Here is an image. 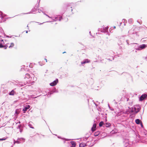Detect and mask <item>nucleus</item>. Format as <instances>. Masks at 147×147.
<instances>
[{
    "mask_svg": "<svg viewBox=\"0 0 147 147\" xmlns=\"http://www.w3.org/2000/svg\"><path fill=\"white\" fill-rule=\"evenodd\" d=\"M104 125H105V124L104 123V122L103 121H101L99 123V125L100 127H101Z\"/></svg>",
    "mask_w": 147,
    "mask_h": 147,
    "instance_id": "4be33fe9",
    "label": "nucleus"
},
{
    "mask_svg": "<svg viewBox=\"0 0 147 147\" xmlns=\"http://www.w3.org/2000/svg\"><path fill=\"white\" fill-rule=\"evenodd\" d=\"M129 103L130 105H131V104H132V102H129Z\"/></svg>",
    "mask_w": 147,
    "mask_h": 147,
    "instance_id": "09e8293b",
    "label": "nucleus"
},
{
    "mask_svg": "<svg viewBox=\"0 0 147 147\" xmlns=\"http://www.w3.org/2000/svg\"><path fill=\"white\" fill-rule=\"evenodd\" d=\"M105 59H107V60H109V61H112V60H111L110 59H107L106 58Z\"/></svg>",
    "mask_w": 147,
    "mask_h": 147,
    "instance_id": "a19ab883",
    "label": "nucleus"
},
{
    "mask_svg": "<svg viewBox=\"0 0 147 147\" xmlns=\"http://www.w3.org/2000/svg\"><path fill=\"white\" fill-rule=\"evenodd\" d=\"M24 140L25 139L23 138H20L18 139L16 141H15V140H14V144H15V143L19 144L21 143L22 141L23 142H24Z\"/></svg>",
    "mask_w": 147,
    "mask_h": 147,
    "instance_id": "423d86ee",
    "label": "nucleus"
},
{
    "mask_svg": "<svg viewBox=\"0 0 147 147\" xmlns=\"http://www.w3.org/2000/svg\"><path fill=\"white\" fill-rule=\"evenodd\" d=\"M13 147V146H11V147Z\"/></svg>",
    "mask_w": 147,
    "mask_h": 147,
    "instance_id": "69168bd1",
    "label": "nucleus"
},
{
    "mask_svg": "<svg viewBox=\"0 0 147 147\" xmlns=\"http://www.w3.org/2000/svg\"><path fill=\"white\" fill-rule=\"evenodd\" d=\"M141 122V121L139 119H136L135 120L136 123L138 124H140Z\"/></svg>",
    "mask_w": 147,
    "mask_h": 147,
    "instance_id": "6ab92c4d",
    "label": "nucleus"
},
{
    "mask_svg": "<svg viewBox=\"0 0 147 147\" xmlns=\"http://www.w3.org/2000/svg\"><path fill=\"white\" fill-rule=\"evenodd\" d=\"M71 146V147H75L76 146V142L74 141H71L70 142Z\"/></svg>",
    "mask_w": 147,
    "mask_h": 147,
    "instance_id": "dca6fc26",
    "label": "nucleus"
},
{
    "mask_svg": "<svg viewBox=\"0 0 147 147\" xmlns=\"http://www.w3.org/2000/svg\"><path fill=\"white\" fill-rule=\"evenodd\" d=\"M7 47L8 46L6 45H3L2 43H0V48H4L5 49H6Z\"/></svg>",
    "mask_w": 147,
    "mask_h": 147,
    "instance_id": "2eb2a0df",
    "label": "nucleus"
},
{
    "mask_svg": "<svg viewBox=\"0 0 147 147\" xmlns=\"http://www.w3.org/2000/svg\"><path fill=\"white\" fill-rule=\"evenodd\" d=\"M14 44L13 42H11L10 43V45L9 47V48H12L14 46Z\"/></svg>",
    "mask_w": 147,
    "mask_h": 147,
    "instance_id": "a878e982",
    "label": "nucleus"
},
{
    "mask_svg": "<svg viewBox=\"0 0 147 147\" xmlns=\"http://www.w3.org/2000/svg\"><path fill=\"white\" fill-rule=\"evenodd\" d=\"M145 136H146V134H145Z\"/></svg>",
    "mask_w": 147,
    "mask_h": 147,
    "instance_id": "680f3d73",
    "label": "nucleus"
},
{
    "mask_svg": "<svg viewBox=\"0 0 147 147\" xmlns=\"http://www.w3.org/2000/svg\"><path fill=\"white\" fill-rule=\"evenodd\" d=\"M137 22L139 23L140 24H142V21L141 20L139 21V20H137Z\"/></svg>",
    "mask_w": 147,
    "mask_h": 147,
    "instance_id": "c85d7f7f",
    "label": "nucleus"
},
{
    "mask_svg": "<svg viewBox=\"0 0 147 147\" xmlns=\"http://www.w3.org/2000/svg\"><path fill=\"white\" fill-rule=\"evenodd\" d=\"M89 33H90V35H91V32H90H90H89Z\"/></svg>",
    "mask_w": 147,
    "mask_h": 147,
    "instance_id": "603ef678",
    "label": "nucleus"
},
{
    "mask_svg": "<svg viewBox=\"0 0 147 147\" xmlns=\"http://www.w3.org/2000/svg\"><path fill=\"white\" fill-rule=\"evenodd\" d=\"M90 62V60L88 59H84L83 61L81 62V64L83 65V64L86 63H89Z\"/></svg>",
    "mask_w": 147,
    "mask_h": 147,
    "instance_id": "9d476101",
    "label": "nucleus"
},
{
    "mask_svg": "<svg viewBox=\"0 0 147 147\" xmlns=\"http://www.w3.org/2000/svg\"><path fill=\"white\" fill-rule=\"evenodd\" d=\"M30 107V105H26V107L23 109V111L24 113H25L27 110Z\"/></svg>",
    "mask_w": 147,
    "mask_h": 147,
    "instance_id": "9b49d317",
    "label": "nucleus"
},
{
    "mask_svg": "<svg viewBox=\"0 0 147 147\" xmlns=\"http://www.w3.org/2000/svg\"><path fill=\"white\" fill-rule=\"evenodd\" d=\"M147 47V45L143 44L140 45L137 48H136V50L137 51H140L141 50Z\"/></svg>",
    "mask_w": 147,
    "mask_h": 147,
    "instance_id": "7ed1b4c3",
    "label": "nucleus"
},
{
    "mask_svg": "<svg viewBox=\"0 0 147 147\" xmlns=\"http://www.w3.org/2000/svg\"><path fill=\"white\" fill-rule=\"evenodd\" d=\"M112 58L113 60H114V57H112Z\"/></svg>",
    "mask_w": 147,
    "mask_h": 147,
    "instance_id": "6e6d98bb",
    "label": "nucleus"
},
{
    "mask_svg": "<svg viewBox=\"0 0 147 147\" xmlns=\"http://www.w3.org/2000/svg\"><path fill=\"white\" fill-rule=\"evenodd\" d=\"M6 37H7V38H11L12 37V36H8V35H6Z\"/></svg>",
    "mask_w": 147,
    "mask_h": 147,
    "instance_id": "58836bf2",
    "label": "nucleus"
},
{
    "mask_svg": "<svg viewBox=\"0 0 147 147\" xmlns=\"http://www.w3.org/2000/svg\"><path fill=\"white\" fill-rule=\"evenodd\" d=\"M19 123H20V121H19Z\"/></svg>",
    "mask_w": 147,
    "mask_h": 147,
    "instance_id": "338daca9",
    "label": "nucleus"
},
{
    "mask_svg": "<svg viewBox=\"0 0 147 147\" xmlns=\"http://www.w3.org/2000/svg\"><path fill=\"white\" fill-rule=\"evenodd\" d=\"M6 15L4 13H3L2 12L0 11V17L1 19L3 18L6 16Z\"/></svg>",
    "mask_w": 147,
    "mask_h": 147,
    "instance_id": "4468645a",
    "label": "nucleus"
},
{
    "mask_svg": "<svg viewBox=\"0 0 147 147\" xmlns=\"http://www.w3.org/2000/svg\"><path fill=\"white\" fill-rule=\"evenodd\" d=\"M58 92V90H56L55 88H53L52 90L50 91L48 93V95H49V94H50V95L51 94H52L53 93H57Z\"/></svg>",
    "mask_w": 147,
    "mask_h": 147,
    "instance_id": "1a4fd4ad",
    "label": "nucleus"
},
{
    "mask_svg": "<svg viewBox=\"0 0 147 147\" xmlns=\"http://www.w3.org/2000/svg\"><path fill=\"white\" fill-rule=\"evenodd\" d=\"M113 28H116V27H115V26H114Z\"/></svg>",
    "mask_w": 147,
    "mask_h": 147,
    "instance_id": "4d7b16f0",
    "label": "nucleus"
},
{
    "mask_svg": "<svg viewBox=\"0 0 147 147\" xmlns=\"http://www.w3.org/2000/svg\"><path fill=\"white\" fill-rule=\"evenodd\" d=\"M66 52H63V53H65Z\"/></svg>",
    "mask_w": 147,
    "mask_h": 147,
    "instance_id": "052dcab7",
    "label": "nucleus"
},
{
    "mask_svg": "<svg viewBox=\"0 0 147 147\" xmlns=\"http://www.w3.org/2000/svg\"><path fill=\"white\" fill-rule=\"evenodd\" d=\"M94 103L95 104V105H96V107H97V106H98V105H97V104H96L94 102Z\"/></svg>",
    "mask_w": 147,
    "mask_h": 147,
    "instance_id": "de8ad7c7",
    "label": "nucleus"
},
{
    "mask_svg": "<svg viewBox=\"0 0 147 147\" xmlns=\"http://www.w3.org/2000/svg\"><path fill=\"white\" fill-rule=\"evenodd\" d=\"M134 108L135 113H137L139 112L140 109V107L139 105H135Z\"/></svg>",
    "mask_w": 147,
    "mask_h": 147,
    "instance_id": "39448f33",
    "label": "nucleus"
},
{
    "mask_svg": "<svg viewBox=\"0 0 147 147\" xmlns=\"http://www.w3.org/2000/svg\"><path fill=\"white\" fill-rule=\"evenodd\" d=\"M64 143H65V141H64Z\"/></svg>",
    "mask_w": 147,
    "mask_h": 147,
    "instance_id": "e2e57ef3",
    "label": "nucleus"
},
{
    "mask_svg": "<svg viewBox=\"0 0 147 147\" xmlns=\"http://www.w3.org/2000/svg\"><path fill=\"white\" fill-rule=\"evenodd\" d=\"M41 11L42 12V13H43V14L44 15H45L46 16H47L49 18H51L52 19V17H50L49 16H48V15L46 14L45 13H44L43 11H42V10H31L29 12L26 13H24V14H28L31 13H37L38 12V13H40Z\"/></svg>",
    "mask_w": 147,
    "mask_h": 147,
    "instance_id": "f03ea898",
    "label": "nucleus"
},
{
    "mask_svg": "<svg viewBox=\"0 0 147 147\" xmlns=\"http://www.w3.org/2000/svg\"><path fill=\"white\" fill-rule=\"evenodd\" d=\"M51 22V21H47V22Z\"/></svg>",
    "mask_w": 147,
    "mask_h": 147,
    "instance_id": "bf43d9fd",
    "label": "nucleus"
},
{
    "mask_svg": "<svg viewBox=\"0 0 147 147\" xmlns=\"http://www.w3.org/2000/svg\"><path fill=\"white\" fill-rule=\"evenodd\" d=\"M45 60L47 62V59H46L45 58Z\"/></svg>",
    "mask_w": 147,
    "mask_h": 147,
    "instance_id": "49530a36",
    "label": "nucleus"
},
{
    "mask_svg": "<svg viewBox=\"0 0 147 147\" xmlns=\"http://www.w3.org/2000/svg\"><path fill=\"white\" fill-rule=\"evenodd\" d=\"M22 127V126H21V125H18V126L17 127V128L20 129H21Z\"/></svg>",
    "mask_w": 147,
    "mask_h": 147,
    "instance_id": "2f4dec72",
    "label": "nucleus"
},
{
    "mask_svg": "<svg viewBox=\"0 0 147 147\" xmlns=\"http://www.w3.org/2000/svg\"><path fill=\"white\" fill-rule=\"evenodd\" d=\"M96 124L95 123H94L93 125V126L91 128V131L92 132L94 131L96 129Z\"/></svg>",
    "mask_w": 147,
    "mask_h": 147,
    "instance_id": "ddd939ff",
    "label": "nucleus"
},
{
    "mask_svg": "<svg viewBox=\"0 0 147 147\" xmlns=\"http://www.w3.org/2000/svg\"><path fill=\"white\" fill-rule=\"evenodd\" d=\"M14 94L15 91L13 90H12L9 93V94L10 95H14Z\"/></svg>",
    "mask_w": 147,
    "mask_h": 147,
    "instance_id": "aec40b11",
    "label": "nucleus"
},
{
    "mask_svg": "<svg viewBox=\"0 0 147 147\" xmlns=\"http://www.w3.org/2000/svg\"><path fill=\"white\" fill-rule=\"evenodd\" d=\"M44 121H45V122H46V121L45 120H44Z\"/></svg>",
    "mask_w": 147,
    "mask_h": 147,
    "instance_id": "774afa93",
    "label": "nucleus"
},
{
    "mask_svg": "<svg viewBox=\"0 0 147 147\" xmlns=\"http://www.w3.org/2000/svg\"><path fill=\"white\" fill-rule=\"evenodd\" d=\"M115 103L116 104H117V102H115Z\"/></svg>",
    "mask_w": 147,
    "mask_h": 147,
    "instance_id": "0e129e2a",
    "label": "nucleus"
},
{
    "mask_svg": "<svg viewBox=\"0 0 147 147\" xmlns=\"http://www.w3.org/2000/svg\"><path fill=\"white\" fill-rule=\"evenodd\" d=\"M128 41H129L128 40H126V42L127 43V44L128 45L129 44V43Z\"/></svg>",
    "mask_w": 147,
    "mask_h": 147,
    "instance_id": "c9c22d12",
    "label": "nucleus"
},
{
    "mask_svg": "<svg viewBox=\"0 0 147 147\" xmlns=\"http://www.w3.org/2000/svg\"><path fill=\"white\" fill-rule=\"evenodd\" d=\"M105 120L106 121H107V119H105Z\"/></svg>",
    "mask_w": 147,
    "mask_h": 147,
    "instance_id": "13d9d810",
    "label": "nucleus"
},
{
    "mask_svg": "<svg viewBox=\"0 0 147 147\" xmlns=\"http://www.w3.org/2000/svg\"><path fill=\"white\" fill-rule=\"evenodd\" d=\"M34 96V95H31V97L32 98H37V97H39V96H37L36 97H33V96Z\"/></svg>",
    "mask_w": 147,
    "mask_h": 147,
    "instance_id": "7c9ffc66",
    "label": "nucleus"
},
{
    "mask_svg": "<svg viewBox=\"0 0 147 147\" xmlns=\"http://www.w3.org/2000/svg\"><path fill=\"white\" fill-rule=\"evenodd\" d=\"M58 82V80L56 79L55 80H54L50 84V85L51 86H54L56 85Z\"/></svg>",
    "mask_w": 147,
    "mask_h": 147,
    "instance_id": "0eeeda50",
    "label": "nucleus"
},
{
    "mask_svg": "<svg viewBox=\"0 0 147 147\" xmlns=\"http://www.w3.org/2000/svg\"><path fill=\"white\" fill-rule=\"evenodd\" d=\"M147 97L146 94H144L142 95L140 97H139V100L142 101L145 99Z\"/></svg>",
    "mask_w": 147,
    "mask_h": 147,
    "instance_id": "6e6552de",
    "label": "nucleus"
},
{
    "mask_svg": "<svg viewBox=\"0 0 147 147\" xmlns=\"http://www.w3.org/2000/svg\"><path fill=\"white\" fill-rule=\"evenodd\" d=\"M18 111V110H16V111H15V113L16 114H18L19 113V112H18L17 111Z\"/></svg>",
    "mask_w": 147,
    "mask_h": 147,
    "instance_id": "f704fd0d",
    "label": "nucleus"
},
{
    "mask_svg": "<svg viewBox=\"0 0 147 147\" xmlns=\"http://www.w3.org/2000/svg\"><path fill=\"white\" fill-rule=\"evenodd\" d=\"M111 126V124L109 122H106L105 124V126L107 127H109Z\"/></svg>",
    "mask_w": 147,
    "mask_h": 147,
    "instance_id": "f3484780",
    "label": "nucleus"
},
{
    "mask_svg": "<svg viewBox=\"0 0 147 147\" xmlns=\"http://www.w3.org/2000/svg\"><path fill=\"white\" fill-rule=\"evenodd\" d=\"M124 23V26H125V25H126L125 23Z\"/></svg>",
    "mask_w": 147,
    "mask_h": 147,
    "instance_id": "864d4df0",
    "label": "nucleus"
},
{
    "mask_svg": "<svg viewBox=\"0 0 147 147\" xmlns=\"http://www.w3.org/2000/svg\"><path fill=\"white\" fill-rule=\"evenodd\" d=\"M108 29L107 28H106L105 31V32H107L108 31Z\"/></svg>",
    "mask_w": 147,
    "mask_h": 147,
    "instance_id": "37998d69",
    "label": "nucleus"
},
{
    "mask_svg": "<svg viewBox=\"0 0 147 147\" xmlns=\"http://www.w3.org/2000/svg\"><path fill=\"white\" fill-rule=\"evenodd\" d=\"M86 146V144L84 143H81L80 144V147H84Z\"/></svg>",
    "mask_w": 147,
    "mask_h": 147,
    "instance_id": "a211bd4d",
    "label": "nucleus"
},
{
    "mask_svg": "<svg viewBox=\"0 0 147 147\" xmlns=\"http://www.w3.org/2000/svg\"><path fill=\"white\" fill-rule=\"evenodd\" d=\"M129 100V98H127V101H128Z\"/></svg>",
    "mask_w": 147,
    "mask_h": 147,
    "instance_id": "3c124183",
    "label": "nucleus"
},
{
    "mask_svg": "<svg viewBox=\"0 0 147 147\" xmlns=\"http://www.w3.org/2000/svg\"><path fill=\"white\" fill-rule=\"evenodd\" d=\"M28 33V31H26V33Z\"/></svg>",
    "mask_w": 147,
    "mask_h": 147,
    "instance_id": "5fc2aeb1",
    "label": "nucleus"
},
{
    "mask_svg": "<svg viewBox=\"0 0 147 147\" xmlns=\"http://www.w3.org/2000/svg\"><path fill=\"white\" fill-rule=\"evenodd\" d=\"M108 106L109 107V108L111 109V110L112 111H114V109H113V108L111 109V107H110L109 106V104L108 105Z\"/></svg>",
    "mask_w": 147,
    "mask_h": 147,
    "instance_id": "72a5a7b5",
    "label": "nucleus"
},
{
    "mask_svg": "<svg viewBox=\"0 0 147 147\" xmlns=\"http://www.w3.org/2000/svg\"><path fill=\"white\" fill-rule=\"evenodd\" d=\"M128 33L129 34H135V33L134 32H131V30H129L128 31Z\"/></svg>",
    "mask_w": 147,
    "mask_h": 147,
    "instance_id": "cd10ccee",
    "label": "nucleus"
},
{
    "mask_svg": "<svg viewBox=\"0 0 147 147\" xmlns=\"http://www.w3.org/2000/svg\"><path fill=\"white\" fill-rule=\"evenodd\" d=\"M133 22V19L132 18L129 19L128 20V22L130 24H131Z\"/></svg>",
    "mask_w": 147,
    "mask_h": 147,
    "instance_id": "393cba45",
    "label": "nucleus"
},
{
    "mask_svg": "<svg viewBox=\"0 0 147 147\" xmlns=\"http://www.w3.org/2000/svg\"><path fill=\"white\" fill-rule=\"evenodd\" d=\"M122 22H123V23H127V20L124 19H122Z\"/></svg>",
    "mask_w": 147,
    "mask_h": 147,
    "instance_id": "c756f323",
    "label": "nucleus"
},
{
    "mask_svg": "<svg viewBox=\"0 0 147 147\" xmlns=\"http://www.w3.org/2000/svg\"><path fill=\"white\" fill-rule=\"evenodd\" d=\"M3 42V40H1V42Z\"/></svg>",
    "mask_w": 147,
    "mask_h": 147,
    "instance_id": "8fccbe9b",
    "label": "nucleus"
},
{
    "mask_svg": "<svg viewBox=\"0 0 147 147\" xmlns=\"http://www.w3.org/2000/svg\"><path fill=\"white\" fill-rule=\"evenodd\" d=\"M32 122H30L28 124V126L30 128L34 129V127H33L32 126Z\"/></svg>",
    "mask_w": 147,
    "mask_h": 147,
    "instance_id": "412c9836",
    "label": "nucleus"
},
{
    "mask_svg": "<svg viewBox=\"0 0 147 147\" xmlns=\"http://www.w3.org/2000/svg\"><path fill=\"white\" fill-rule=\"evenodd\" d=\"M73 10H66L65 13L63 14L65 15H66L67 16H69L72 13V11Z\"/></svg>",
    "mask_w": 147,
    "mask_h": 147,
    "instance_id": "20e7f679",
    "label": "nucleus"
},
{
    "mask_svg": "<svg viewBox=\"0 0 147 147\" xmlns=\"http://www.w3.org/2000/svg\"><path fill=\"white\" fill-rule=\"evenodd\" d=\"M41 11L42 12V13H43V14L44 15H45L46 16H47L49 18H51L52 19V17H50L49 16H48V15L46 14L45 13H44L43 11H42V10H31L29 12L26 13H24V14H28L31 13H37L38 12V13H40Z\"/></svg>",
    "mask_w": 147,
    "mask_h": 147,
    "instance_id": "f257e3e1",
    "label": "nucleus"
},
{
    "mask_svg": "<svg viewBox=\"0 0 147 147\" xmlns=\"http://www.w3.org/2000/svg\"><path fill=\"white\" fill-rule=\"evenodd\" d=\"M134 111L133 109V108H131V111L132 112H133Z\"/></svg>",
    "mask_w": 147,
    "mask_h": 147,
    "instance_id": "ea45409f",
    "label": "nucleus"
},
{
    "mask_svg": "<svg viewBox=\"0 0 147 147\" xmlns=\"http://www.w3.org/2000/svg\"><path fill=\"white\" fill-rule=\"evenodd\" d=\"M88 138V137H85V139L86 140H87Z\"/></svg>",
    "mask_w": 147,
    "mask_h": 147,
    "instance_id": "c03bdc74",
    "label": "nucleus"
},
{
    "mask_svg": "<svg viewBox=\"0 0 147 147\" xmlns=\"http://www.w3.org/2000/svg\"><path fill=\"white\" fill-rule=\"evenodd\" d=\"M45 22H43L42 23H40L38 22L37 23H38L40 25H41V24H43L44 23H45Z\"/></svg>",
    "mask_w": 147,
    "mask_h": 147,
    "instance_id": "79ce46f5",
    "label": "nucleus"
},
{
    "mask_svg": "<svg viewBox=\"0 0 147 147\" xmlns=\"http://www.w3.org/2000/svg\"><path fill=\"white\" fill-rule=\"evenodd\" d=\"M140 125L142 127H143V124H142V122L140 123Z\"/></svg>",
    "mask_w": 147,
    "mask_h": 147,
    "instance_id": "e433bc0d",
    "label": "nucleus"
},
{
    "mask_svg": "<svg viewBox=\"0 0 147 147\" xmlns=\"http://www.w3.org/2000/svg\"><path fill=\"white\" fill-rule=\"evenodd\" d=\"M100 134V132L99 131L96 132L94 133V136H98Z\"/></svg>",
    "mask_w": 147,
    "mask_h": 147,
    "instance_id": "5701e85b",
    "label": "nucleus"
},
{
    "mask_svg": "<svg viewBox=\"0 0 147 147\" xmlns=\"http://www.w3.org/2000/svg\"><path fill=\"white\" fill-rule=\"evenodd\" d=\"M6 140V138H0V141L5 140Z\"/></svg>",
    "mask_w": 147,
    "mask_h": 147,
    "instance_id": "473e14b6",
    "label": "nucleus"
},
{
    "mask_svg": "<svg viewBox=\"0 0 147 147\" xmlns=\"http://www.w3.org/2000/svg\"><path fill=\"white\" fill-rule=\"evenodd\" d=\"M122 24V22H120V25H119V26H121Z\"/></svg>",
    "mask_w": 147,
    "mask_h": 147,
    "instance_id": "a18cd8bd",
    "label": "nucleus"
},
{
    "mask_svg": "<svg viewBox=\"0 0 147 147\" xmlns=\"http://www.w3.org/2000/svg\"><path fill=\"white\" fill-rule=\"evenodd\" d=\"M22 131H23L22 129L21 128L20 129V132L21 133Z\"/></svg>",
    "mask_w": 147,
    "mask_h": 147,
    "instance_id": "4c0bfd02",
    "label": "nucleus"
},
{
    "mask_svg": "<svg viewBox=\"0 0 147 147\" xmlns=\"http://www.w3.org/2000/svg\"><path fill=\"white\" fill-rule=\"evenodd\" d=\"M30 75L29 74H26L25 75V77H24V78H29L30 77Z\"/></svg>",
    "mask_w": 147,
    "mask_h": 147,
    "instance_id": "b1692460",
    "label": "nucleus"
},
{
    "mask_svg": "<svg viewBox=\"0 0 147 147\" xmlns=\"http://www.w3.org/2000/svg\"><path fill=\"white\" fill-rule=\"evenodd\" d=\"M57 137L59 138V139H62L63 140H65V139H66V140L67 141H69V140H71V139H66L65 138H61V137L60 136H57Z\"/></svg>",
    "mask_w": 147,
    "mask_h": 147,
    "instance_id": "bb28decb",
    "label": "nucleus"
},
{
    "mask_svg": "<svg viewBox=\"0 0 147 147\" xmlns=\"http://www.w3.org/2000/svg\"><path fill=\"white\" fill-rule=\"evenodd\" d=\"M62 19V17L60 16L59 17H55L54 20H53L54 21H56L57 20L60 21Z\"/></svg>",
    "mask_w": 147,
    "mask_h": 147,
    "instance_id": "f8f14e48",
    "label": "nucleus"
}]
</instances>
